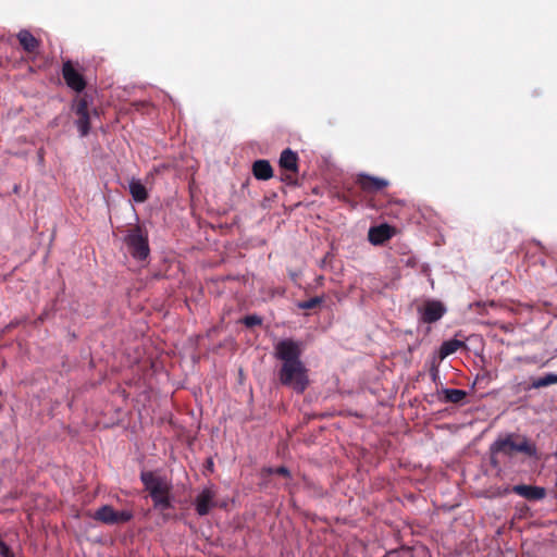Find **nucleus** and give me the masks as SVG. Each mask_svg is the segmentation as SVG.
<instances>
[{
    "label": "nucleus",
    "instance_id": "1",
    "mask_svg": "<svg viewBox=\"0 0 557 557\" xmlns=\"http://www.w3.org/2000/svg\"><path fill=\"white\" fill-rule=\"evenodd\" d=\"M301 345L293 339H282L274 347V356L282 361L277 372L282 385L302 394L309 386L308 369L301 361Z\"/></svg>",
    "mask_w": 557,
    "mask_h": 557
},
{
    "label": "nucleus",
    "instance_id": "2",
    "mask_svg": "<svg viewBox=\"0 0 557 557\" xmlns=\"http://www.w3.org/2000/svg\"><path fill=\"white\" fill-rule=\"evenodd\" d=\"M140 480L145 490L149 492L156 509L164 511L172 507L171 484L164 478L156 475L152 471H143Z\"/></svg>",
    "mask_w": 557,
    "mask_h": 557
},
{
    "label": "nucleus",
    "instance_id": "3",
    "mask_svg": "<svg viewBox=\"0 0 557 557\" xmlns=\"http://www.w3.org/2000/svg\"><path fill=\"white\" fill-rule=\"evenodd\" d=\"M491 454H503L506 456H512L516 453H522L529 457L536 455V447L525 436L519 434H507L504 437H498L491 445Z\"/></svg>",
    "mask_w": 557,
    "mask_h": 557
},
{
    "label": "nucleus",
    "instance_id": "4",
    "mask_svg": "<svg viewBox=\"0 0 557 557\" xmlns=\"http://www.w3.org/2000/svg\"><path fill=\"white\" fill-rule=\"evenodd\" d=\"M124 243L134 259L145 260L150 253L148 232L141 225L128 228Z\"/></svg>",
    "mask_w": 557,
    "mask_h": 557
},
{
    "label": "nucleus",
    "instance_id": "5",
    "mask_svg": "<svg viewBox=\"0 0 557 557\" xmlns=\"http://www.w3.org/2000/svg\"><path fill=\"white\" fill-rule=\"evenodd\" d=\"M134 517L132 510H115L111 505H103L99 507L92 515L91 518L95 521L101 522L108 525L123 524L131 521Z\"/></svg>",
    "mask_w": 557,
    "mask_h": 557
},
{
    "label": "nucleus",
    "instance_id": "6",
    "mask_svg": "<svg viewBox=\"0 0 557 557\" xmlns=\"http://www.w3.org/2000/svg\"><path fill=\"white\" fill-rule=\"evenodd\" d=\"M447 309L445 305L435 299L425 300L422 306L418 308L420 320L423 323H435L443 318Z\"/></svg>",
    "mask_w": 557,
    "mask_h": 557
},
{
    "label": "nucleus",
    "instance_id": "7",
    "mask_svg": "<svg viewBox=\"0 0 557 557\" xmlns=\"http://www.w3.org/2000/svg\"><path fill=\"white\" fill-rule=\"evenodd\" d=\"M359 188L367 195L376 194L389 185V182L382 177L359 173L355 180Z\"/></svg>",
    "mask_w": 557,
    "mask_h": 557
},
{
    "label": "nucleus",
    "instance_id": "8",
    "mask_svg": "<svg viewBox=\"0 0 557 557\" xmlns=\"http://www.w3.org/2000/svg\"><path fill=\"white\" fill-rule=\"evenodd\" d=\"M62 76L71 89L81 92L86 88V81L84 76L75 69L72 61L67 60L62 65Z\"/></svg>",
    "mask_w": 557,
    "mask_h": 557
},
{
    "label": "nucleus",
    "instance_id": "9",
    "mask_svg": "<svg viewBox=\"0 0 557 557\" xmlns=\"http://www.w3.org/2000/svg\"><path fill=\"white\" fill-rule=\"evenodd\" d=\"M74 113L76 114V126L82 137L88 135L90 131V113L88 110V102L85 97L78 98L73 107Z\"/></svg>",
    "mask_w": 557,
    "mask_h": 557
},
{
    "label": "nucleus",
    "instance_id": "10",
    "mask_svg": "<svg viewBox=\"0 0 557 557\" xmlns=\"http://www.w3.org/2000/svg\"><path fill=\"white\" fill-rule=\"evenodd\" d=\"M396 233L395 227L383 223L370 227L368 232V239L372 245L380 246L389 240Z\"/></svg>",
    "mask_w": 557,
    "mask_h": 557
},
{
    "label": "nucleus",
    "instance_id": "11",
    "mask_svg": "<svg viewBox=\"0 0 557 557\" xmlns=\"http://www.w3.org/2000/svg\"><path fill=\"white\" fill-rule=\"evenodd\" d=\"M215 492L211 488H205L195 499V509L199 516H206L211 508L215 507Z\"/></svg>",
    "mask_w": 557,
    "mask_h": 557
},
{
    "label": "nucleus",
    "instance_id": "12",
    "mask_svg": "<svg viewBox=\"0 0 557 557\" xmlns=\"http://www.w3.org/2000/svg\"><path fill=\"white\" fill-rule=\"evenodd\" d=\"M16 38L25 52L33 55L39 54L41 41L37 39L29 30L21 29Z\"/></svg>",
    "mask_w": 557,
    "mask_h": 557
},
{
    "label": "nucleus",
    "instance_id": "13",
    "mask_svg": "<svg viewBox=\"0 0 557 557\" xmlns=\"http://www.w3.org/2000/svg\"><path fill=\"white\" fill-rule=\"evenodd\" d=\"M511 491L528 500H541L546 496V490L542 486L518 484Z\"/></svg>",
    "mask_w": 557,
    "mask_h": 557
},
{
    "label": "nucleus",
    "instance_id": "14",
    "mask_svg": "<svg viewBox=\"0 0 557 557\" xmlns=\"http://www.w3.org/2000/svg\"><path fill=\"white\" fill-rule=\"evenodd\" d=\"M467 397V392L457 388H442L437 392V399L445 404H462Z\"/></svg>",
    "mask_w": 557,
    "mask_h": 557
},
{
    "label": "nucleus",
    "instance_id": "15",
    "mask_svg": "<svg viewBox=\"0 0 557 557\" xmlns=\"http://www.w3.org/2000/svg\"><path fill=\"white\" fill-rule=\"evenodd\" d=\"M553 384H557V373H546L543 376L539 377H531L530 384H519V386H522L523 391H530V389H539L543 387L550 386Z\"/></svg>",
    "mask_w": 557,
    "mask_h": 557
},
{
    "label": "nucleus",
    "instance_id": "16",
    "mask_svg": "<svg viewBox=\"0 0 557 557\" xmlns=\"http://www.w3.org/2000/svg\"><path fill=\"white\" fill-rule=\"evenodd\" d=\"M278 164H280L281 169H283V170L297 173L298 172V156H297V153L289 148L283 150L281 153L280 160H278Z\"/></svg>",
    "mask_w": 557,
    "mask_h": 557
},
{
    "label": "nucleus",
    "instance_id": "17",
    "mask_svg": "<svg viewBox=\"0 0 557 557\" xmlns=\"http://www.w3.org/2000/svg\"><path fill=\"white\" fill-rule=\"evenodd\" d=\"M252 174L257 180L268 181L273 176V169L268 160H257L252 163Z\"/></svg>",
    "mask_w": 557,
    "mask_h": 557
},
{
    "label": "nucleus",
    "instance_id": "18",
    "mask_svg": "<svg viewBox=\"0 0 557 557\" xmlns=\"http://www.w3.org/2000/svg\"><path fill=\"white\" fill-rule=\"evenodd\" d=\"M336 197L338 200L347 203L351 208H356L359 203L354 186L348 184H345L342 190L336 193Z\"/></svg>",
    "mask_w": 557,
    "mask_h": 557
},
{
    "label": "nucleus",
    "instance_id": "19",
    "mask_svg": "<svg viewBox=\"0 0 557 557\" xmlns=\"http://www.w3.org/2000/svg\"><path fill=\"white\" fill-rule=\"evenodd\" d=\"M129 193L136 202H145L148 199V191L145 185L139 180H132L129 182Z\"/></svg>",
    "mask_w": 557,
    "mask_h": 557
},
{
    "label": "nucleus",
    "instance_id": "20",
    "mask_svg": "<svg viewBox=\"0 0 557 557\" xmlns=\"http://www.w3.org/2000/svg\"><path fill=\"white\" fill-rule=\"evenodd\" d=\"M462 346H465V344L459 339H449L444 342L440 348V358L444 359L448 357L449 355L456 352Z\"/></svg>",
    "mask_w": 557,
    "mask_h": 557
},
{
    "label": "nucleus",
    "instance_id": "21",
    "mask_svg": "<svg viewBox=\"0 0 557 557\" xmlns=\"http://www.w3.org/2000/svg\"><path fill=\"white\" fill-rule=\"evenodd\" d=\"M323 297L315 296L308 300L299 301L297 307L302 310H310L319 307L323 302Z\"/></svg>",
    "mask_w": 557,
    "mask_h": 557
},
{
    "label": "nucleus",
    "instance_id": "22",
    "mask_svg": "<svg viewBox=\"0 0 557 557\" xmlns=\"http://www.w3.org/2000/svg\"><path fill=\"white\" fill-rule=\"evenodd\" d=\"M242 323L247 327H253L262 324V318L257 314L246 315Z\"/></svg>",
    "mask_w": 557,
    "mask_h": 557
},
{
    "label": "nucleus",
    "instance_id": "23",
    "mask_svg": "<svg viewBox=\"0 0 557 557\" xmlns=\"http://www.w3.org/2000/svg\"><path fill=\"white\" fill-rule=\"evenodd\" d=\"M264 472H267L268 474H277L284 478H290V471L288 470V468L284 466L277 468H267L264 469Z\"/></svg>",
    "mask_w": 557,
    "mask_h": 557
},
{
    "label": "nucleus",
    "instance_id": "24",
    "mask_svg": "<svg viewBox=\"0 0 557 557\" xmlns=\"http://www.w3.org/2000/svg\"><path fill=\"white\" fill-rule=\"evenodd\" d=\"M0 556L1 557H13L14 553L12 549L0 539Z\"/></svg>",
    "mask_w": 557,
    "mask_h": 557
},
{
    "label": "nucleus",
    "instance_id": "25",
    "mask_svg": "<svg viewBox=\"0 0 557 557\" xmlns=\"http://www.w3.org/2000/svg\"><path fill=\"white\" fill-rule=\"evenodd\" d=\"M286 490L288 491L289 495H294L295 494V491H296V485L293 484V483H287L285 485Z\"/></svg>",
    "mask_w": 557,
    "mask_h": 557
},
{
    "label": "nucleus",
    "instance_id": "26",
    "mask_svg": "<svg viewBox=\"0 0 557 557\" xmlns=\"http://www.w3.org/2000/svg\"><path fill=\"white\" fill-rule=\"evenodd\" d=\"M431 375H432L433 380H435L438 375V370L436 368H433L431 371Z\"/></svg>",
    "mask_w": 557,
    "mask_h": 557
},
{
    "label": "nucleus",
    "instance_id": "27",
    "mask_svg": "<svg viewBox=\"0 0 557 557\" xmlns=\"http://www.w3.org/2000/svg\"><path fill=\"white\" fill-rule=\"evenodd\" d=\"M368 207L373 208V209H377V208H379V207L374 203V201H373L372 199H370V200L368 201Z\"/></svg>",
    "mask_w": 557,
    "mask_h": 557
},
{
    "label": "nucleus",
    "instance_id": "28",
    "mask_svg": "<svg viewBox=\"0 0 557 557\" xmlns=\"http://www.w3.org/2000/svg\"><path fill=\"white\" fill-rule=\"evenodd\" d=\"M283 181L288 182V183H292V178H290V176H289V175H287L285 178H283Z\"/></svg>",
    "mask_w": 557,
    "mask_h": 557
},
{
    "label": "nucleus",
    "instance_id": "29",
    "mask_svg": "<svg viewBox=\"0 0 557 557\" xmlns=\"http://www.w3.org/2000/svg\"><path fill=\"white\" fill-rule=\"evenodd\" d=\"M488 306H490V307H492V308H494V307H496V304H495L494 301H491V302L488 304Z\"/></svg>",
    "mask_w": 557,
    "mask_h": 557
},
{
    "label": "nucleus",
    "instance_id": "30",
    "mask_svg": "<svg viewBox=\"0 0 557 557\" xmlns=\"http://www.w3.org/2000/svg\"><path fill=\"white\" fill-rule=\"evenodd\" d=\"M13 557H15V555Z\"/></svg>",
    "mask_w": 557,
    "mask_h": 557
}]
</instances>
